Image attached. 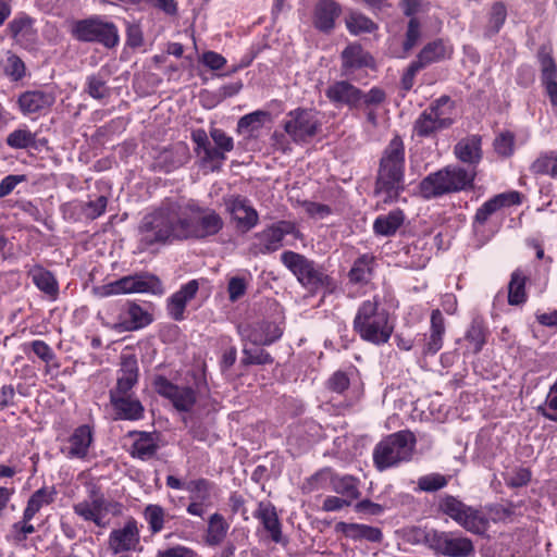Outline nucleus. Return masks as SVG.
I'll return each mask as SVG.
<instances>
[{
    "mask_svg": "<svg viewBox=\"0 0 557 557\" xmlns=\"http://www.w3.org/2000/svg\"><path fill=\"white\" fill-rule=\"evenodd\" d=\"M223 227V218L210 207L168 202L143 218L138 226L139 245L146 249L173 240H205Z\"/></svg>",
    "mask_w": 557,
    "mask_h": 557,
    "instance_id": "1",
    "label": "nucleus"
},
{
    "mask_svg": "<svg viewBox=\"0 0 557 557\" xmlns=\"http://www.w3.org/2000/svg\"><path fill=\"white\" fill-rule=\"evenodd\" d=\"M404 143L395 136L383 151L375 184V193L385 195V201L396 199L404 190Z\"/></svg>",
    "mask_w": 557,
    "mask_h": 557,
    "instance_id": "2",
    "label": "nucleus"
},
{
    "mask_svg": "<svg viewBox=\"0 0 557 557\" xmlns=\"http://www.w3.org/2000/svg\"><path fill=\"white\" fill-rule=\"evenodd\" d=\"M354 330L363 341L381 345L388 342L394 326L389 322L388 312L380 308V302L374 297L359 306L354 319Z\"/></svg>",
    "mask_w": 557,
    "mask_h": 557,
    "instance_id": "3",
    "label": "nucleus"
},
{
    "mask_svg": "<svg viewBox=\"0 0 557 557\" xmlns=\"http://www.w3.org/2000/svg\"><path fill=\"white\" fill-rule=\"evenodd\" d=\"M281 260L310 294L323 293L325 296L336 290L337 284L335 280L325 273L314 261L309 260L305 256L294 251H285L282 253Z\"/></svg>",
    "mask_w": 557,
    "mask_h": 557,
    "instance_id": "4",
    "label": "nucleus"
},
{
    "mask_svg": "<svg viewBox=\"0 0 557 557\" xmlns=\"http://www.w3.org/2000/svg\"><path fill=\"white\" fill-rule=\"evenodd\" d=\"M417 445L414 434L409 430L398 431L384 437L373 450V462L379 471L397 467L412 459Z\"/></svg>",
    "mask_w": 557,
    "mask_h": 557,
    "instance_id": "5",
    "label": "nucleus"
},
{
    "mask_svg": "<svg viewBox=\"0 0 557 557\" xmlns=\"http://www.w3.org/2000/svg\"><path fill=\"white\" fill-rule=\"evenodd\" d=\"M73 510L84 521L94 522L97 527L104 529L109 525L108 515H121L122 505L107 498L96 484H89L88 497L74 504Z\"/></svg>",
    "mask_w": 557,
    "mask_h": 557,
    "instance_id": "6",
    "label": "nucleus"
},
{
    "mask_svg": "<svg viewBox=\"0 0 557 557\" xmlns=\"http://www.w3.org/2000/svg\"><path fill=\"white\" fill-rule=\"evenodd\" d=\"M132 293L162 294L163 287L161 281L156 275L140 272L94 288V294L99 297Z\"/></svg>",
    "mask_w": 557,
    "mask_h": 557,
    "instance_id": "7",
    "label": "nucleus"
},
{
    "mask_svg": "<svg viewBox=\"0 0 557 557\" xmlns=\"http://www.w3.org/2000/svg\"><path fill=\"white\" fill-rule=\"evenodd\" d=\"M132 293L162 294L163 287L161 281L156 275L140 272L94 288V294L99 297Z\"/></svg>",
    "mask_w": 557,
    "mask_h": 557,
    "instance_id": "8",
    "label": "nucleus"
},
{
    "mask_svg": "<svg viewBox=\"0 0 557 557\" xmlns=\"http://www.w3.org/2000/svg\"><path fill=\"white\" fill-rule=\"evenodd\" d=\"M72 35L79 41L98 42L106 48H114L120 41L117 27L100 16L75 21Z\"/></svg>",
    "mask_w": 557,
    "mask_h": 557,
    "instance_id": "9",
    "label": "nucleus"
},
{
    "mask_svg": "<svg viewBox=\"0 0 557 557\" xmlns=\"http://www.w3.org/2000/svg\"><path fill=\"white\" fill-rule=\"evenodd\" d=\"M453 109L451 100L448 96H442L434 100L428 109H425L413 123V134L418 137H431L437 132L448 128L454 120L447 114L446 110Z\"/></svg>",
    "mask_w": 557,
    "mask_h": 557,
    "instance_id": "10",
    "label": "nucleus"
},
{
    "mask_svg": "<svg viewBox=\"0 0 557 557\" xmlns=\"http://www.w3.org/2000/svg\"><path fill=\"white\" fill-rule=\"evenodd\" d=\"M283 127L293 141L307 143L318 134L321 122L312 110L296 109L286 115Z\"/></svg>",
    "mask_w": 557,
    "mask_h": 557,
    "instance_id": "11",
    "label": "nucleus"
},
{
    "mask_svg": "<svg viewBox=\"0 0 557 557\" xmlns=\"http://www.w3.org/2000/svg\"><path fill=\"white\" fill-rule=\"evenodd\" d=\"M152 385L154 391L160 396L169 399L178 411L188 412L196 404L197 394L190 386L175 385L162 375H157Z\"/></svg>",
    "mask_w": 557,
    "mask_h": 557,
    "instance_id": "12",
    "label": "nucleus"
},
{
    "mask_svg": "<svg viewBox=\"0 0 557 557\" xmlns=\"http://www.w3.org/2000/svg\"><path fill=\"white\" fill-rule=\"evenodd\" d=\"M428 541L433 549L445 556L469 557L474 553L471 540L451 533L433 531L429 534Z\"/></svg>",
    "mask_w": 557,
    "mask_h": 557,
    "instance_id": "13",
    "label": "nucleus"
},
{
    "mask_svg": "<svg viewBox=\"0 0 557 557\" xmlns=\"http://www.w3.org/2000/svg\"><path fill=\"white\" fill-rule=\"evenodd\" d=\"M294 226L290 222L280 221L255 235L250 251L253 255H265L281 248L285 235L290 234Z\"/></svg>",
    "mask_w": 557,
    "mask_h": 557,
    "instance_id": "14",
    "label": "nucleus"
},
{
    "mask_svg": "<svg viewBox=\"0 0 557 557\" xmlns=\"http://www.w3.org/2000/svg\"><path fill=\"white\" fill-rule=\"evenodd\" d=\"M224 205L237 227L243 232H248L258 224L259 214L246 197L240 195L224 197Z\"/></svg>",
    "mask_w": 557,
    "mask_h": 557,
    "instance_id": "15",
    "label": "nucleus"
},
{
    "mask_svg": "<svg viewBox=\"0 0 557 557\" xmlns=\"http://www.w3.org/2000/svg\"><path fill=\"white\" fill-rule=\"evenodd\" d=\"M238 333L244 342L264 346L277 341L283 332L277 324L263 321L256 325H239Z\"/></svg>",
    "mask_w": 557,
    "mask_h": 557,
    "instance_id": "16",
    "label": "nucleus"
},
{
    "mask_svg": "<svg viewBox=\"0 0 557 557\" xmlns=\"http://www.w3.org/2000/svg\"><path fill=\"white\" fill-rule=\"evenodd\" d=\"M138 544L139 531L135 520H129L122 528L113 530L108 540V547L114 555L135 550Z\"/></svg>",
    "mask_w": 557,
    "mask_h": 557,
    "instance_id": "17",
    "label": "nucleus"
},
{
    "mask_svg": "<svg viewBox=\"0 0 557 557\" xmlns=\"http://www.w3.org/2000/svg\"><path fill=\"white\" fill-rule=\"evenodd\" d=\"M151 322L150 314L136 304L128 305L124 314H120L117 321L107 322L102 319V324L117 332H127L138 330Z\"/></svg>",
    "mask_w": 557,
    "mask_h": 557,
    "instance_id": "18",
    "label": "nucleus"
},
{
    "mask_svg": "<svg viewBox=\"0 0 557 557\" xmlns=\"http://www.w3.org/2000/svg\"><path fill=\"white\" fill-rule=\"evenodd\" d=\"M325 96L335 106H347L350 109L359 108L361 90L347 81H339L331 84Z\"/></svg>",
    "mask_w": 557,
    "mask_h": 557,
    "instance_id": "19",
    "label": "nucleus"
},
{
    "mask_svg": "<svg viewBox=\"0 0 557 557\" xmlns=\"http://www.w3.org/2000/svg\"><path fill=\"white\" fill-rule=\"evenodd\" d=\"M521 201L518 191L502 193L485 201L475 212L474 224L484 225L488 219L498 210Z\"/></svg>",
    "mask_w": 557,
    "mask_h": 557,
    "instance_id": "20",
    "label": "nucleus"
},
{
    "mask_svg": "<svg viewBox=\"0 0 557 557\" xmlns=\"http://www.w3.org/2000/svg\"><path fill=\"white\" fill-rule=\"evenodd\" d=\"M482 138L479 135H470L460 139L454 147L456 158L468 165V169L476 170L482 160Z\"/></svg>",
    "mask_w": 557,
    "mask_h": 557,
    "instance_id": "21",
    "label": "nucleus"
},
{
    "mask_svg": "<svg viewBox=\"0 0 557 557\" xmlns=\"http://www.w3.org/2000/svg\"><path fill=\"white\" fill-rule=\"evenodd\" d=\"M342 9L333 0H320L314 8L312 23L322 33H331L335 26V20L341 15Z\"/></svg>",
    "mask_w": 557,
    "mask_h": 557,
    "instance_id": "22",
    "label": "nucleus"
},
{
    "mask_svg": "<svg viewBox=\"0 0 557 557\" xmlns=\"http://www.w3.org/2000/svg\"><path fill=\"white\" fill-rule=\"evenodd\" d=\"M54 101L52 91L37 89L23 92L17 103L24 114H33L49 109Z\"/></svg>",
    "mask_w": 557,
    "mask_h": 557,
    "instance_id": "23",
    "label": "nucleus"
},
{
    "mask_svg": "<svg viewBox=\"0 0 557 557\" xmlns=\"http://www.w3.org/2000/svg\"><path fill=\"white\" fill-rule=\"evenodd\" d=\"M138 366L134 355H123L121 357V369L115 389L110 393H117L119 396L129 395L128 392L137 383Z\"/></svg>",
    "mask_w": 557,
    "mask_h": 557,
    "instance_id": "24",
    "label": "nucleus"
},
{
    "mask_svg": "<svg viewBox=\"0 0 557 557\" xmlns=\"http://www.w3.org/2000/svg\"><path fill=\"white\" fill-rule=\"evenodd\" d=\"M110 400L119 419L138 420L144 414L141 403L132 395L119 396L117 393H110Z\"/></svg>",
    "mask_w": 557,
    "mask_h": 557,
    "instance_id": "25",
    "label": "nucleus"
},
{
    "mask_svg": "<svg viewBox=\"0 0 557 557\" xmlns=\"http://www.w3.org/2000/svg\"><path fill=\"white\" fill-rule=\"evenodd\" d=\"M256 518L260 520L263 528L269 532L274 543H283L282 525L275 507L270 503H260L256 511Z\"/></svg>",
    "mask_w": 557,
    "mask_h": 557,
    "instance_id": "26",
    "label": "nucleus"
},
{
    "mask_svg": "<svg viewBox=\"0 0 557 557\" xmlns=\"http://www.w3.org/2000/svg\"><path fill=\"white\" fill-rule=\"evenodd\" d=\"M92 443V432L88 425H81L69 437L65 448L70 458L83 459L87 456L88 449Z\"/></svg>",
    "mask_w": 557,
    "mask_h": 557,
    "instance_id": "27",
    "label": "nucleus"
},
{
    "mask_svg": "<svg viewBox=\"0 0 557 557\" xmlns=\"http://www.w3.org/2000/svg\"><path fill=\"white\" fill-rule=\"evenodd\" d=\"M449 193H456L471 187L476 176V170L465 169L459 165H449L443 169Z\"/></svg>",
    "mask_w": 557,
    "mask_h": 557,
    "instance_id": "28",
    "label": "nucleus"
},
{
    "mask_svg": "<svg viewBox=\"0 0 557 557\" xmlns=\"http://www.w3.org/2000/svg\"><path fill=\"white\" fill-rule=\"evenodd\" d=\"M331 475V484L334 492L343 495L347 498V500H354L359 498L360 492L358 488V480L352 475H336L332 474L329 469L322 470L312 479H317L319 476Z\"/></svg>",
    "mask_w": 557,
    "mask_h": 557,
    "instance_id": "29",
    "label": "nucleus"
},
{
    "mask_svg": "<svg viewBox=\"0 0 557 557\" xmlns=\"http://www.w3.org/2000/svg\"><path fill=\"white\" fill-rule=\"evenodd\" d=\"M7 32L17 44L32 41L36 35L34 20L27 14L21 13L8 24Z\"/></svg>",
    "mask_w": 557,
    "mask_h": 557,
    "instance_id": "30",
    "label": "nucleus"
},
{
    "mask_svg": "<svg viewBox=\"0 0 557 557\" xmlns=\"http://www.w3.org/2000/svg\"><path fill=\"white\" fill-rule=\"evenodd\" d=\"M453 48L447 45L443 39H437L426 44L417 57V61L423 66L436 62H441L445 59L450 58Z\"/></svg>",
    "mask_w": 557,
    "mask_h": 557,
    "instance_id": "31",
    "label": "nucleus"
},
{
    "mask_svg": "<svg viewBox=\"0 0 557 557\" xmlns=\"http://www.w3.org/2000/svg\"><path fill=\"white\" fill-rule=\"evenodd\" d=\"M420 193L426 199L450 194L444 170L442 169L424 177L420 183Z\"/></svg>",
    "mask_w": 557,
    "mask_h": 557,
    "instance_id": "32",
    "label": "nucleus"
},
{
    "mask_svg": "<svg viewBox=\"0 0 557 557\" xmlns=\"http://www.w3.org/2000/svg\"><path fill=\"white\" fill-rule=\"evenodd\" d=\"M28 275L32 277L33 283L42 293L55 299L59 294V284L54 275L44 269L40 265H34L29 271Z\"/></svg>",
    "mask_w": 557,
    "mask_h": 557,
    "instance_id": "33",
    "label": "nucleus"
},
{
    "mask_svg": "<svg viewBox=\"0 0 557 557\" xmlns=\"http://www.w3.org/2000/svg\"><path fill=\"white\" fill-rule=\"evenodd\" d=\"M135 434L137 435V438L132 445V456L141 460L152 458L159 448L158 436L154 433L147 432H137Z\"/></svg>",
    "mask_w": 557,
    "mask_h": 557,
    "instance_id": "34",
    "label": "nucleus"
},
{
    "mask_svg": "<svg viewBox=\"0 0 557 557\" xmlns=\"http://www.w3.org/2000/svg\"><path fill=\"white\" fill-rule=\"evenodd\" d=\"M188 148L181 143L170 149H164L158 157L159 164L166 172L182 166L188 161Z\"/></svg>",
    "mask_w": 557,
    "mask_h": 557,
    "instance_id": "35",
    "label": "nucleus"
},
{
    "mask_svg": "<svg viewBox=\"0 0 557 557\" xmlns=\"http://www.w3.org/2000/svg\"><path fill=\"white\" fill-rule=\"evenodd\" d=\"M344 534L355 541L367 540L372 543H380L383 539L382 531L379 528L359 524V523H343Z\"/></svg>",
    "mask_w": 557,
    "mask_h": 557,
    "instance_id": "36",
    "label": "nucleus"
},
{
    "mask_svg": "<svg viewBox=\"0 0 557 557\" xmlns=\"http://www.w3.org/2000/svg\"><path fill=\"white\" fill-rule=\"evenodd\" d=\"M404 213L400 210L391 211L386 215L376 218L373 224L374 232L382 236H391L396 233L404 222Z\"/></svg>",
    "mask_w": 557,
    "mask_h": 557,
    "instance_id": "37",
    "label": "nucleus"
},
{
    "mask_svg": "<svg viewBox=\"0 0 557 557\" xmlns=\"http://www.w3.org/2000/svg\"><path fill=\"white\" fill-rule=\"evenodd\" d=\"M3 74L10 82H20L27 75V69L24 61L14 52L7 51L5 59L2 62Z\"/></svg>",
    "mask_w": 557,
    "mask_h": 557,
    "instance_id": "38",
    "label": "nucleus"
},
{
    "mask_svg": "<svg viewBox=\"0 0 557 557\" xmlns=\"http://www.w3.org/2000/svg\"><path fill=\"white\" fill-rule=\"evenodd\" d=\"M370 57L359 45H349L342 52L343 67L345 70L360 69L369 65Z\"/></svg>",
    "mask_w": 557,
    "mask_h": 557,
    "instance_id": "39",
    "label": "nucleus"
},
{
    "mask_svg": "<svg viewBox=\"0 0 557 557\" xmlns=\"http://www.w3.org/2000/svg\"><path fill=\"white\" fill-rule=\"evenodd\" d=\"M527 277L519 270L511 274L508 285V302L511 306H519L527 300L525 294Z\"/></svg>",
    "mask_w": 557,
    "mask_h": 557,
    "instance_id": "40",
    "label": "nucleus"
},
{
    "mask_svg": "<svg viewBox=\"0 0 557 557\" xmlns=\"http://www.w3.org/2000/svg\"><path fill=\"white\" fill-rule=\"evenodd\" d=\"M53 491L47 488H39L28 499L26 508L24 509V520H32L34 516L41 509L42 506L49 505L53 502Z\"/></svg>",
    "mask_w": 557,
    "mask_h": 557,
    "instance_id": "41",
    "label": "nucleus"
},
{
    "mask_svg": "<svg viewBox=\"0 0 557 557\" xmlns=\"http://www.w3.org/2000/svg\"><path fill=\"white\" fill-rule=\"evenodd\" d=\"M213 483L206 479H197L185 484V490L189 493L190 500L211 505V492Z\"/></svg>",
    "mask_w": 557,
    "mask_h": 557,
    "instance_id": "42",
    "label": "nucleus"
},
{
    "mask_svg": "<svg viewBox=\"0 0 557 557\" xmlns=\"http://www.w3.org/2000/svg\"><path fill=\"white\" fill-rule=\"evenodd\" d=\"M228 524L220 513H213L208 522L207 543L211 546L219 545L225 539Z\"/></svg>",
    "mask_w": 557,
    "mask_h": 557,
    "instance_id": "43",
    "label": "nucleus"
},
{
    "mask_svg": "<svg viewBox=\"0 0 557 557\" xmlns=\"http://www.w3.org/2000/svg\"><path fill=\"white\" fill-rule=\"evenodd\" d=\"M531 172L536 175L557 177V151L541 154L531 165Z\"/></svg>",
    "mask_w": 557,
    "mask_h": 557,
    "instance_id": "44",
    "label": "nucleus"
},
{
    "mask_svg": "<svg viewBox=\"0 0 557 557\" xmlns=\"http://www.w3.org/2000/svg\"><path fill=\"white\" fill-rule=\"evenodd\" d=\"M507 18V8L506 5L500 2L496 1L492 4L490 14H488V22L486 25V36H494L496 35L502 26L504 25L505 21Z\"/></svg>",
    "mask_w": 557,
    "mask_h": 557,
    "instance_id": "45",
    "label": "nucleus"
},
{
    "mask_svg": "<svg viewBox=\"0 0 557 557\" xmlns=\"http://www.w3.org/2000/svg\"><path fill=\"white\" fill-rule=\"evenodd\" d=\"M486 332L481 319H473L471 325L466 334V339L469 342L470 348L473 354L481 351L486 341Z\"/></svg>",
    "mask_w": 557,
    "mask_h": 557,
    "instance_id": "46",
    "label": "nucleus"
},
{
    "mask_svg": "<svg viewBox=\"0 0 557 557\" xmlns=\"http://www.w3.org/2000/svg\"><path fill=\"white\" fill-rule=\"evenodd\" d=\"M459 524L470 532L481 534L485 532L488 521L480 511L468 507Z\"/></svg>",
    "mask_w": 557,
    "mask_h": 557,
    "instance_id": "47",
    "label": "nucleus"
},
{
    "mask_svg": "<svg viewBox=\"0 0 557 557\" xmlns=\"http://www.w3.org/2000/svg\"><path fill=\"white\" fill-rule=\"evenodd\" d=\"M373 259L363 255L359 257L355 262L352 268L350 269L348 276L349 280L354 283H366L370 278L371 274V263Z\"/></svg>",
    "mask_w": 557,
    "mask_h": 557,
    "instance_id": "48",
    "label": "nucleus"
},
{
    "mask_svg": "<svg viewBox=\"0 0 557 557\" xmlns=\"http://www.w3.org/2000/svg\"><path fill=\"white\" fill-rule=\"evenodd\" d=\"M469 506L458 500L456 497L446 495L440 502V509L447 516H449L457 523L461 521V518L467 512Z\"/></svg>",
    "mask_w": 557,
    "mask_h": 557,
    "instance_id": "49",
    "label": "nucleus"
},
{
    "mask_svg": "<svg viewBox=\"0 0 557 557\" xmlns=\"http://www.w3.org/2000/svg\"><path fill=\"white\" fill-rule=\"evenodd\" d=\"M346 26L354 35L371 33L376 28V25L369 17L359 13L349 14L346 18Z\"/></svg>",
    "mask_w": 557,
    "mask_h": 557,
    "instance_id": "50",
    "label": "nucleus"
},
{
    "mask_svg": "<svg viewBox=\"0 0 557 557\" xmlns=\"http://www.w3.org/2000/svg\"><path fill=\"white\" fill-rule=\"evenodd\" d=\"M268 116H269V113L265 111H261V110L246 114L239 119V121L237 123V128L239 132L256 131L263 125L264 120Z\"/></svg>",
    "mask_w": 557,
    "mask_h": 557,
    "instance_id": "51",
    "label": "nucleus"
},
{
    "mask_svg": "<svg viewBox=\"0 0 557 557\" xmlns=\"http://www.w3.org/2000/svg\"><path fill=\"white\" fill-rule=\"evenodd\" d=\"M144 516L152 533H158L163 529L165 513L161 506H147Z\"/></svg>",
    "mask_w": 557,
    "mask_h": 557,
    "instance_id": "52",
    "label": "nucleus"
},
{
    "mask_svg": "<svg viewBox=\"0 0 557 557\" xmlns=\"http://www.w3.org/2000/svg\"><path fill=\"white\" fill-rule=\"evenodd\" d=\"M541 65V79L557 78V66L550 53L542 47L537 53Z\"/></svg>",
    "mask_w": 557,
    "mask_h": 557,
    "instance_id": "53",
    "label": "nucleus"
},
{
    "mask_svg": "<svg viewBox=\"0 0 557 557\" xmlns=\"http://www.w3.org/2000/svg\"><path fill=\"white\" fill-rule=\"evenodd\" d=\"M243 363L244 364H269L273 362L271 355L261 348H248L244 345L243 348Z\"/></svg>",
    "mask_w": 557,
    "mask_h": 557,
    "instance_id": "54",
    "label": "nucleus"
},
{
    "mask_svg": "<svg viewBox=\"0 0 557 557\" xmlns=\"http://www.w3.org/2000/svg\"><path fill=\"white\" fill-rule=\"evenodd\" d=\"M447 483V476L440 473H431L419 478L418 487L424 492H435L445 487Z\"/></svg>",
    "mask_w": 557,
    "mask_h": 557,
    "instance_id": "55",
    "label": "nucleus"
},
{
    "mask_svg": "<svg viewBox=\"0 0 557 557\" xmlns=\"http://www.w3.org/2000/svg\"><path fill=\"white\" fill-rule=\"evenodd\" d=\"M35 141V136L28 129H16L9 134L7 144L15 149H24L32 146Z\"/></svg>",
    "mask_w": 557,
    "mask_h": 557,
    "instance_id": "56",
    "label": "nucleus"
},
{
    "mask_svg": "<svg viewBox=\"0 0 557 557\" xmlns=\"http://www.w3.org/2000/svg\"><path fill=\"white\" fill-rule=\"evenodd\" d=\"M107 203V197L99 196L95 200H89L84 205L83 213L87 219L95 220L104 212Z\"/></svg>",
    "mask_w": 557,
    "mask_h": 557,
    "instance_id": "57",
    "label": "nucleus"
},
{
    "mask_svg": "<svg viewBox=\"0 0 557 557\" xmlns=\"http://www.w3.org/2000/svg\"><path fill=\"white\" fill-rule=\"evenodd\" d=\"M420 37H421L420 22L418 21V18L411 17L408 23V27H407V32H406V39L403 45L404 50L410 51L418 44V41L420 40Z\"/></svg>",
    "mask_w": 557,
    "mask_h": 557,
    "instance_id": "58",
    "label": "nucleus"
},
{
    "mask_svg": "<svg viewBox=\"0 0 557 557\" xmlns=\"http://www.w3.org/2000/svg\"><path fill=\"white\" fill-rule=\"evenodd\" d=\"M87 91L89 96L95 99H103L110 95V89L107 86L106 81L99 76L88 77Z\"/></svg>",
    "mask_w": 557,
    "mask_h": 557,
    "instance_id": "59",
    "label": "nucleus"
},
{
    "mask_svg": "<svg viewBox=\"0 0 557 557\" xmlns=\"http://www.w3.org/2000/svg\"><path fill=\"white\" fill-rule=\"evenodd\" d=\"M513 134L510 132L499 134L494 141L496 152L504 157L510 156L513 151Z\"/></svg>",
    "mask_w": 557,
    "mask_h": 557,
    "instance_id": "60",
    "label": "nucleus"
},
{
    "mask_svg": "<svg viewBox=\"0 0 557 557\" xmlns=\"http://www.w3.org/2000/svg\"><path fill=\"white\" fill-rule=\"evenodd\" d=\"M385 98H386L385 91L379 87H373L368 92H363L361 90V99L359 100V108L361 106H366L367 108L379 106L382 102H384Z\"/></svg>",
    "mask_w": 557,
    "mask_h": 557,
    "instance_id": "61",
    "label": "nucleus"
},
{
    "mask_svg": "<svg viewBox=\"0 0 557 557\" xmlns=\"http://www.w3.org/2000/svg\"><path fill=\"white\" fill-rule=\"evenodd\" d=\"M210 136L215 144V147L222 150L223 152H230L234 148V141L231 136H228L223 129L220 128H211Z\"/></svg>",
    "mask_w": 557,
    "mask_h": 557,
    "instance_id": "62",
    "label": "nucleus"
},
{
    "mask_svg": "<svg viewBox=\"0 0 557 557\" xmlns=\"http://www.w3.org/2000/svg\"><path fill=\"white\" fill-rule=\"evenodd\" d=\"M202 162L212 164L213 170H219L222 163L225 161V152L211 145L207 147L202 152Z\"/></svg>",
    "mask_w": 557,
    "mask_h": 557,
    "instance_id": "63",
    "label": "nucleus"
},
{
    "mask_svg": "<svg viewBox=\"0 0 557 557\" xmlns=\"http://www.w3.org/2000/svg\"><path fill=\"white\" fill-rule=\"evenodd\" d=\"M350 381L343 371L335 372L327 381V387L332 392L342 394L349 387Z\"/></svg>",
    "mask_w": 557,
    "mask_h": 557,
    "instance_id": "64",
    "label": "nucleus"
}]
</instances>
